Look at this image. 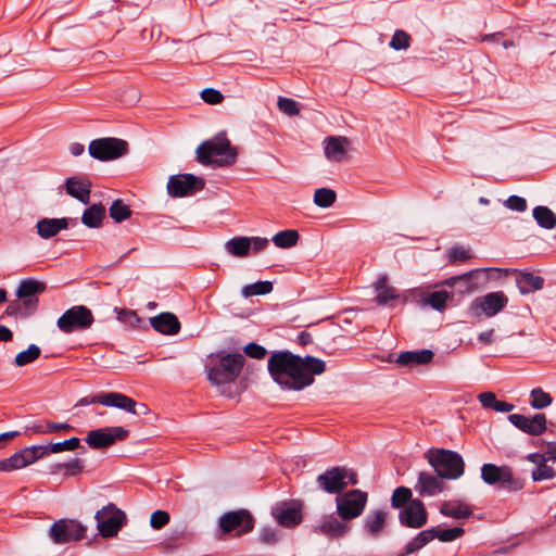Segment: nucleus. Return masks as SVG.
<instances>
[{
  "mask_svg": "<svg viewBox=\"0 0 556 556\" xmlns=\"http://www.w3.org/2000/svg\"><path fill=\"white\" fill-rule=\"evenodd\" d=\"M267 369L273 380L283 390L300 391L313 384L314 376L326 370V363L314 356H299L289 351L271 353Z\"/></svg>",
  "mask_w": 556,
  "mask_h": 556,
  "instance_id": "f257e3e1",
  "label": "nucleus"
},
{
  "mask_svg": "<svg viewBox=\"0 0 556 556\" xmlns=\"http://www.w3.org/2000/svg\"><path fill=\"white\" fill-rule=\"evenodd\" d=\"M237 149L230 144L224 134L204 141L197 149V160L203 165H232L237 161Z\"/></svg>",
  "mask_w": 556,
  "mask_h": 556,
  "instance_id": "f03ea898",
  "label": "nucleus"
},
{
  "mask_svg": "<svg viewBox=\"0 0 556 556\" xmlns=\"http://www.w3.org/2000/svg\"><path fill=\"white\" fill-rule=\"evenodd\" d=\"M425 458L440 478L455 480L464 475V459L455 451L430 448L425 453Z\"/></svg>",
  "mask_w": 556,
  "mask_h": 556,
  "instance_id": "7ed1b4c3",
  "label": "nucleus"
},
{
  "mask_svg": "<svg viewBox=\"0 0 556 556\" xmlns=\"http://www.w3.org/2000/svg\"><path fill=\"white\" fill-rule=\"evenodd\" d=\"M218 356V366L207 368V379L216 386L236 381L244 366V356L241 353H220Z\"/></svg>",
  "mask_w": 556,
  "mask_h": 556,
  "instance_id": "20e7f679",
  "label": "nucleus"
},
{
  "mask_svg": "<svg viewBox=\"0 0 556 556\" xmlns=\"http://www.w3.org/2000/svg\"><path fill=\"white\" fill-rule=\"evenodd\" d=\"M481 479L489 485H498L508 491H519L523 488V481L514 476L509 466H497L483 464L481 467Z\"/></svg>",
  "mask_w": 556,
  "mask_h": 556,
  "instance_id": "39448f33",
  "label": "nucleus"
},
{
  "mask_svg": "<svg viewBox=\"0 0 556 556\" xmlns=\"http://www.w3.org/2000/svg\"><path fill=\"white\" fill-rule=\"evenodd\" d=\"M93 321V314L87 306L75 305L59 317L56 326L63 333H72L89 329Z\"/></svg>",
  "mask_w": 556,
  "mask_h": 556,
  "instance_id": "423d86ee",
  "label": "nucleus"
},
{
  "mask_svg": "<svg viewBox=\"0 0 556 556\" xmlns=\"http://www.w3.org/2000/svg\"><path fill=\"white\" fill-rule=\"evenodd\" d=\"M94 519L101 536L113 538L126 523V514L115 504L109 503L96 513Z\"/></svg>",
  "mask_w": 556,
  "mask_h": 556,
  "instance_id": "0eeeda50",
  "label": "nucleus"
},
{
  "mask_svg": "<svg viewBox=\"0 0 556 556\" xmlns=\"http://www.w3.org/2000/svg\"><path fill=\"white\" fill-rule=\"evenodd\" d=\"M367 503V493L358 489L341 493L336 497L337 513L343 520L361 516Z\"/></svg>",
  "mask_w": 556,
  "mask_h": 556,
  "instance_id": "6e6552de",
  "label": "nucleus"
},
{
  "mask_svg": "<svg viewBox=\"0 0 556 556\" xmlns=\"http://www.w3.org/2000/svg\"><path fill=\"white\" fill-rule=\"evenodd\" d=\"M128 144L125 140L106 137L94 139L89 143V154L99 161H111L126 154Z\"/></svg>",
  "mask_w": 556,
  "mask_h": 556,
  "instance_id": "1a4fd4ad",
  "label": "nucleus"
},
{
  "mask_svg": "<svg viewBox=\"0 0 556 556\" xmlns=\"http://www.w3.org/2000/svg\"><path fill=\"white\" fill-rule=\"evenodd\" d=\"M86 527L75 519H59L49 530V538L55 544L80 541L86 535Z\"/></svg>",
  "mask_w": 556,
  "mask_h": 556,
  "instance_id": "9d476101",
  "label": "nucleus"
},
{
  "mask_svg": "<svg viewBox=\"0 0 556 556\" xmlns=\"http://www.w3.org/2000/svg\"><path fill=\"white\" fill-rule=\"evenodd\" d=\"M129 431L124 427H104L90 430L85 438V442L94 450L105 448L113 445L117 441L125 440Z\"/></svg>",
  "mask_w": 556,
  "mask_h": 556,
  "instance_id": "9b49d317",
  "label": "nucleus"
},
{
  "mask_svg": "<svg viewBox=\"0 0 556 556\" xmlns=\"http://www.w3.org/2000/svg\"><path fill=\"white\" fill-rule=\"evenodd\" d=\"M219 528L224 533L237 530V533L245 534L254 528V518L247 509L231 510L219 518Z\"/></svg>",
  "mask_w": 556,
  "mask_h": 556,
  "instance_id": "f8f14e48",
  "label": "nucleus"
},
{
  "mask_svg": "<svg viewBox=\"0 0 556 556\" xmlns=\"http://www.w3.org/2000/svg\"><path fill=\"white\" fill-rule=\"evenodd\" d=\"M204 188V180L193 174H178L169 177L167 192L170 197L182 198Z\"/></svg>",
  "mask_w": 556,
  "mask_h": 556,
  "instance_id": "ddd939ff",
  "label": "nucleus"
},
{
  "mask_svg": "<svg viewBox=\"0 0 556 556\" xmlns=\"http://www.w3.org/2000/svg\"><path fill=\"white\" fill-rule=\"evenodd\" d=\"M508 420L520 431L530 435H540L546 431V416L542 413L528 417L521 414H510Z\"/></svg>",
  "mask_w": 556,
  "mask_h": 556,
  "instance_id": "4468645a",
  "label": "nucleus"
},
{
  "mask_svg": "<svg viewBox=\"0 0 556 556\" xmlns=\"http://www.w3.org/2000/svg\"><path fill=\"white\" fill-rule=\"evenodd\" d=\"M481 271V269H472L465 274L450 277L439 285L451 288L453 290L452 293H450L452 298L454 294L463 295L470 293L477 289L478 283L476 282V278Z\"/></svg>",
  "mask_w": 556,
  "mask_h": 556,
  "instance_id": "2eb2a0df",
  "label": "nucleus"
},
{
  "mask_svg": "<svg viewBox=\"0 0 556 556\" xmlns=\"http://www.w3.org/2000/svg\"><path fill=\"white\" fill-rule=\"evenodd\" d=\"M427 510L420 500H413L399 514L400 522L413 529H419L427 523Z\"/></svg>",
  "mask_w": 556,
  "mask_h": 556,
  "instance_id": "dca6fc26",
  "label": "nucleus"
},
{
  "mask_svg": "<svg viewBox=\"0 0 556 556\" xmlns=\"http://www.w3.org/2000/svg\"><path fill=\"white\" fill-rule=\"evenodd\" d=\"M36 450V445L24 447L8 458L0 460V471L10 472L16 469H22L28 465L37 462L38 455Z\"/></svg>",
  "mask_w": 556,
  "mask_h": 556,
  "instance_id": "f3484780",
  "label": "nucleus"
},
{
  "mask_svg": "<svg viewBox=\"0 0 556 556\" xmlns=\"http://www.w3.org/2000/svg\"><path fill=\"white\" fill-rule=\"evenodd\" d=\"M342 472L343 467L341 466L327 469L316 479L318 488L329 494H341L345 489L344 476Z\"/></svg>",
  "mask_w": 556,
  "mask_h": 556,
  "instance_id": "a211bd4d",
  "label": "nucleus"
},
{
  "mask_svg": "<svg viewBox=\"0 0 556 556\" xmlns=\"http://www.w3.org/2000/svg\"><path fill=\"white\" fill-rule=\"evenodd\" d=\"M508 303V298L502 292H490L472 303L473 309H481L485 316L492 317L500 313Z\"/></svg>",
  "mask_w": 556,
  "mask_h": 556,
  "instance_id": "6ab92c4d",
  "label": "nucleus"
},
{
  "mask_svg": "<svg viewBox=\"0 0 556 556\" xmlns=\"http://www.w3.org/2000/svg\"><path fill=\"white\" fill-rule=\"evenodd\" d=\"M445 483L443 478H440L437 473L420 471L416 484L415 491L419 496H435L444 490Z\"/></svg>",
  "mask_w": 556,
  "mask_h": 556,
  "instance_id": "aec40b11",
  "label": "nucleus"
},
{
  "mask_svg": "<svg viewBox=\"0 0 556 556\" xmlns=\"http://www.w3.org/2000/svg\"><path fill=\"white\" fill-rule=\"evenodd\" d=\"M276 521L286 528H293L302 521L301 507L296 504H282L274 509Z\"/></svg>",
  "mask_w": 556,
  "mask_h": 556,
  "instance_id": "412c9836",
  "label": "nucleus"
},
{
  "mask_svg": "<svg viewBox=\"0 0 556 556\" xmlns=\"http://www.w3.org/2000/svg\"><path fill=\"white\" fill-rule=\"evenodd\" d=\"M350 527L344 520H340L334 515L324 517L319 526L314 527L315 533H320L329 538H341L346 534Z\"/></svg>",
  "mask_w": 556,
  "mask_h": 556,
  "instance_id": "4be33fe9",
  "label": "nucleus"
},
{
  "mask_svg": "<svg viewBox=\"0 0 556 556\" xmlns=\"http://www.w3.org/2000/svg\"><path fill=\"white\" fill-rule=\"evenodd\" d=\"M150 325L155 331L167 336L177 334L180 330V321L175 314L169 312L151 317Z\"/></svg>",
  "mask_w": 556,
  "mask_h": 556,
  "instance_id": "5701e85b",
  "label": "nucleus"
},
{
  "mask_svg": "<svg viewBox=\"0 0 556 556\" xmlns=\"http://www.w3.org/2000/svg\"><path fill=\"white\" fill-rule=\"evenodd\" d=\"M38 458L41 459L48 454H58L65 451H76L80 450V453L86 452V447L81 445L80 439L77 437L70 438L67 440L50 443L48 445H36Z\"/></svg>",
  "mask_w": 556,
  "mask_h": 556,
  "instance_id": "b1692460",
  "label": "nucleus"
},
{
  "mask_svg": "<svg viewBox=\"0 0 556 556\" xmlns=\"http://www.w3.org/2000/svg\"><path fill=\"white\" fill-rule=\"evenodd\" d=\"M67 194L77 199L83 204H88L90 201L91 184L87 179H81L77 176L68 177L65 181Z\"/></svg>",
  "mask_w": 556,
  "mask_h": 556,
  "instance_id": "393cba45",
  "label": "nucleus"
},
{
  "mask_svg": "<svg viewBox=\"0 0 556 556\" xmlns=\"http://www.w3.org/2000/svg\"><path fill=\"white\" fill-rule=\"evenodd\" d=\"M70 219L66 217L62 218H41L36 224V230L40 238L50 239L56 236L61 230L68 228Z\"/></svg>",
  "mask_w": 556,
  "mask_h": 556,
  "instance_id": "a878e982",
  "label": "nucleus"
},
{
  "mask_svg": "<svg viewBox=\"0 0 556 556\" xmlns=\"http://www.w3.org/2000/svg\"><path fill=\"white\" fill-rule=\"evenodd\" d=\"M346 144H349V139L345 137H328L325 140V156L333 162L343 161L346 154Z\"/></svg>",
  "mask_w": 556,
  "mask_h": 556,
  "instance_id": "bb28decb",
  "label": "nucleus"
},
{
  "mask_svg": "<svg viewBox=\"0 0 556 556\" xmlns=\"http://www.w3.org/2000/svg\"><path fill=\"white\" fill-rule=\"evenodd\" d=\"M433 356V352L428 349L419 351H405L397 356L396 363L406 367H412L414 365H426L432 361Z\"/></svg>",
  "mask_w": 556,
  "mask_h": 556,
  "instance_id": "cd10ccee",
  "label": "nucleus"
},
{
  "mask_svg": "<svg viewBox=\"0 0 556 556\" xmlns=\"http://www.w3.org/2000/svg\"><path fill=\"white\" fill-rule=\"evenodd\" d=\"M517 287L522 294H528L541 290L544 279L532 273H519L516 277Z\"/></svg>",
  "mask_w": 556,
  "mask_h": 556,
  "instance_id": "c85d7f7f",
  "label": "nucleus"
},
{
  "mask_svg": "<svg viewBox=\"0 0 556 556\" xmlns=\"http://www.w3.org/2000/svg\"><path fill=\"white\" fill-rule=\"evenodd\" d=\"M387 513L384 510H376L369 513L364 519V529L365 531L377 538L383 530L386 523Z\"/></svg>",
  "mask_w": 556,
  "mask_h": 556,
  "instance_id": "c756f323",
  "label": "nucleus"
},
{
  "mask_svg": "<svg viewBox=\"0 0 556 556\" xmlns=\"http://www.w3.org/2000/svg\"><path fill=\"white\" fill-rule=\"evenodd\" d=\"M104 217L105 207L102 204H92L84 211L81 223L89 228H99Z\"/></svg>",
  "mask_w": 556,
  "mask_h": 556,
  "instance_id": "7c9ffc66",
  "label": "nucleus"
},
{
  "mask_svg": "<svg viewBox=\"0 0 556 556\" xmlns=\"http://www.w3.org/2000/svg\"><path fill=\"white\" fill-rule=\"evenodd\" d=\"M434 539L433 529H427L419 532L414 539H412L404 547V551L400 553L397 556H408L424 546H426L429 542Z\"/></svg>",
  "mask_w": 556,
  "mask_h": 556,
  "instance_id": "2f4dec72",
  "label": "nucleus"
},
{
  "mask_svg": "<svg viewBox=\"0 0 556 556\" xmlns=\"http://www.w3.org/2000/svg\"><path fill=\"white\" fill-rule=\"evenodd\" d=\"M440 513L446 517L463 519L469 518L472 515V509L462 502H444L440 507Z\"/></svg>",
  "mask_w": 556,
  "mask_h": 556,
  "instance_id": "473e14b6",
  "label": "nucleus"
},
{
  "mask_svg": "<svg viewBox=\"0 0 556 556\" xmlns=\"http://www.w3.org/2000/svg\"><path fill=\"white\" fill-rule=\"evenodd\" d=\"M226 251L236 257H244L251 249V241L248 237H235L225 243Z\"/></svg>",
  "mask_w": 556,
  "mask_h": 556,
  "instance_id": "72a5a7b5",
  "label": "nucleus"
},
{
  "mask_svg": "<svg viewBox=\"0 0 556 556\" xmlns=\"http://www.w3.org/2000/svg\"><path fill=\"white\" fill-rule=\"evenodd\" d=\"M536 224L544 229H553L556 226V215L547 206H535L532 211Z\"/></svg>",
  "mask_w": 556,
  "mask_h": 556,
  "instance_id": "f704fd0d",
  "label": "nucleus"
},
{
  "mask_svg": "<svg viewBox=\"0 0 556 556\" xmlns=\"http://www.w3.org/2000/svg\"><path fill=\"white\" fill-rule=\"evenodd\" d=\"M46 290V285L41 281L28 278L22 280L16 291L18 298H37L36 295Z\"/></svg>",
  "mask_w": 556,
  "mask_h": 556,
  "instance_id": "c9c22d12",
  "label": "nucleus"
},
{
  "mask_svg": "<svg viewBox=\"0 0 556 556\" xmlns=\"http://www.w3.org/2000/svg\"><path fill=\"white\" fill-rule=\"evenodd\" d=\"M375 288H376V292H377L376 300L379 305H386L391 300H396L399 298L396 290L387 285L386 277L380 278L376 282Z\"/></svg>",
  "mask_w": 556,
  "mask_h": 556,
  "instance_id": "e433bc0d",
  "label": "nucleus"
},
{
  "mask_svg": "<svg viewBox=\"0 0 556 556\" xmlns=\"http://www.w3.org/2000/svg\"><path fill=\"white\" fill-rule=\"evenodd\" d=\"M299 239H300V235H299L298 230L287 229V230L277 232L273 237L271 241L278 248L289 249V248L296 245Z\"/></svg>",
  "mask_w": 556,
  "mask_h": 556,
  "instance_id": "4c0bfd02",
  "label": "nucleus"
},
{
  "mask_svg": "<svg viewBox=\"0 0 556 556\" xmlns=\"http://www.w3.org/2000/svg\"><path fill=\"white\" fill-rule=\"evenodd\" d=\"M41 349L36 344H30L27 350L20 352L14 358L16 367L26 366L39 358Z\"/></svg>",
  "mask_w": 556,
  "mask_h": 556,
  "instance_id": "58836bf2",
  "label": "nucleus"
},
{
  "mask_svg": "<svg viewBox=\"0 0 556 556\" xmlns=\"http://www.w3.org/2000/svg\"><path fill=\"white\" fill-rule=\"evenodd\" d=\"M273 291V283L270 281H256L251 285H247L241 289V294L244 298L253 295H265Z\"/></svg>",
  "mask_w": 556,
  "mask_h": 556,
  "instance_id": "ea45409f",
  "label": "nucleus"
},
{
  "mask_svg": "<svg viewBox=\"0 0 556 556\" xmlns=\"http://www.w3.org/2000/svg\"><path fill=\"white\" fill-rule=\"evenodd\" d=\"M109 213L110 217L116 223H122L128 219L131 215L129 206L119 199L112 202Z\"/></svg>",
  "mask_w": 556,
  "mask_h": 556,
  "instance_id": "a19ab883",
  "label": "nucleus"
},
{
  "mask_svg": "<svg viewBox=\"0 0 556 556\" xmlns=\"http://www.w3.org/2000/svg\"><path fill=\"white\" fill-rule=\"evenodd\" d=\"M413 493L409 488L406 486H397L391 496V505L394 508H404L406 505L409 504Z\"/></svg>",
  "mask_w": 556,
  "mask_h": 556,
  "instance_id": "79ce46f5",
  "label": "nucleus"
},
{
  "mask_svg": "<svg viewBox=\"0 0 556 556\" xmlns=\"http://www.w3.org/2000/svg\"><path fill=\"white\" fill-rule=\"evenodd\" d=\"M337 200V193L332 189L319 188L314 193V203L323 208L330 207Z\"/></svg>",
  "mask_w": 556,
  "mask_h": 556,
  "instance_id": "37998d69",
  "label": "nucleus"
},
{
  "mask_svg": "<svg viewBox=\"0 0 556 556\" xmlns=\"http://www.w3.org/2000/svg\"><path fill=\"white\" fill-rule=\"evenodd\" d=\"M452 298L445 290L431 292L426 299L425 303L430 305L433 309L442 312L446 307V301Z\"/></svg>",
  "mask_w": 556,
  "mask_h": 556,
  "instance_id": "c03bdc74",
  "label": "nucleus"
},
{
  "mask_svg": "<svg viewBox=\"0 0 556 556\" xmlns=\"http://www.w3.org/2000/svg\"><path fill=\"white\" fill-rule=\"evenodd\" d=\"M531 401L530 405L532 408L542 409L552 404V396L543 391L541 388H535L530 392Z\"/></svg>",
  "mask_w": 556,
  "mask_h": 556,
  "instance_id": "a18cd8bd",
  "label": "nucleus"
},
{
  "mask_svg": "<svg viewBox=\"0 0 556 556\" xmlns=\"http://www.w3.org/2000/svg\"><path fill=\"white\" fill-rule=\"evenodd\" d=\"M84 460L80 459V458H72L71 460L66 462V463H60V464H55L51 470L52 473L59 471L60 469L62 468H65L67 471H66V476H76L78 473H80L83 470H84Z\"/></svg>",
  "mask_w": 556,
  "mask_h": 556,
  "instance_id": "49530a36",
  "label": "nucleus"
},
{
  "mask_svg": "<svg viewBox=\"0 0 556 556\" xmlns=\"http://www.w3.org/2000/svg\"><path fill=\"white\" fill-rule=\"evenodd\" d=\"M471 257L470 249L460 244H455L447 251V260L450 263L466 262Z\"/></svg>",
  "mask_w": 556,
  "mask_h": 556,
  "instance_id": "de8ad7c7",
  "label": "nucleus"
},
{
  "mask_svg": "<svg viewBox=\"0 0 556 556\" xmlns=\"http://www.w3.org/2000/svg\"><path fill=\"white\" fill-rule=\"evenodd\" d=\"M114 312L117 314V319L126 326L136 328L141 323L140 317L135 311L115 307Z\"/></svg>",
  "mask_w": 556,
  "mask_h": 556,
  "instance_id": "09e8293b",
  "label": "nucleus"
},
{
  "mask_svg": "<svg viewBox=\"0 0 556 556\" xmlns=\"http://www.w3.org/2000/svg\"><path fill=\"white\" fill-rule=\"evenodd\" d=\"M432 529L434 532V538H438L441 542H452L465 533V530L462 527H455L445 530H437L435 528Z\"/></svg>",
  "mask_w": 556,
  "mask_h": 556,
  "instance_id": "8fccbe9b",
  "label": "nucleus"
},
{
  "mask_svg": "<svg viewBox=\"0 0 556 556\" xmlns=\"http://www.w3.org/2000/svg\"><path fill=\"white\" fill-rule=\"evenodd\" d=\"M277 105L278 109L288 116H295L300 113L299 104L293 99L279 97Z\"/></svg>",
  "mask_w": 556,
  "mask_h": 556,
  "instance_id": "3c124183",
  "label": "nucleus"
},
{
  "mask_svg": "<svg viewBox=\"0 0 556 556\" xmlns=\"http://www.w3.org/2000/svg\"><path fill=\"white\" fill-rule=\"evenodd\" d=\"M556 477V470L545 464H541V466H538L531 473V478L533 481H543V480H551Z\"/></svg>",
  "mask_w": 556,
  "mask_h": 556,
  "instance_id": "603ef678",
  "label": "nucleus"
},
{
  "mask_svg": "<svg viewBox=\"0 0 556 556\" xmlns=\"http://www.w3.org/2000/svg\"><path fill=\"white\" fill-rule=\"evenodd\" d=\"M409 40L410 37L407 33L397 29L391 38L390 47L394 50H405L409 47Z\"/></svg>",
  "mask_w": 556,
  "mask_h": 556,
  "instance_id": "864d4df0",
  "label": "nucleus"
},
{
  "mask_svg": "<svg viewBox=\"0 0 556 556\" xmlns=\"http://www.w3.org/2000/svg\"><path fill=\"white\" fill-rule=\"evenodd\" d=\"M169 522V514L165 510H155L150 518V526L160 530Z\"/></svg>",
  "mask_w": 556,
  "mask_h": 556,
  "instance_id": "5fc2aeb1",
  "label": "nucleus"
},
{
  "mask_svg": "<svg viewBox=\"0 0 556 556\" xmlns=\"http://www.w3.org/2000/svg\"><path fill=\"white\" fill-rule=\"evenodd\" d=\"M137 406L138 404L135 400L122 393L115 408H119L134 415H140V412H137Z\"/></svg>",
  "mask_w": 556,
  "mask_h": 556,
  "instance_id": "6e6d98bb",
  "label": "nucleus"
},
{
  "mask_svg": "<svg viewBox=\"0 0 556 556\" xmlns=\"http://www.w3.org/2000/svg\"><path fill=\"white\" fill-rule=\"evenodd\" d=\"M504 205L511 210V211H516V212H525L527 210V201L525 198L522 197H519V195H510L508 197L505 202H504Z\"/></svg>",
  "mask_w": 556,
  "mask_h": 556,
  "instance_id": "4d7b16f0",
  "label": "nucleus"
},
{
  "mask_svg": "<svg viewBox=\"0 0 556 556\" xmlns=\"http://www.w3.org/2000/svg\"><path fill=\"white\" fill-rule=\"evenodd\" d=\"M243 351L249 357L255 359H263L267 355V350L254 342L247 344Z\"/></svg>",
  "mask_w": 556,
  "mask_h": 556,
  "instance_id": "13d9d810",
  "label": "nucleus"
},
{
  "mask_svg": "<svg viewBox=\"0 0 556 556\" xmlns=\"http://www.w3.org/2000/svg\"><path fill=\"white\" fill-rule=\"evenodd\" d=\"M121 395L122 393L118 392L100 393L97 395V401L99 404L104 406L116 407V403L121 399Z\"/></svg>",
  "mask_w": 556,
  "mask_h": 556,
  "instance_id": "bf43d9fd",
  "label": "nucleus"
},
{
  "mask_svg": "<svg viewBox=\"0 0 556 556\" xmlns=\"http://www.w3.org/2000/svg\"><path fill=\"white\" fill-rule=\"evenodd\" d=\"M260 540L264 544L274 545L278 542L279 536L276 529L265 527L260 532Z\"/></svg>",
  "mask_w": 556,
  "mask_h": 556,
  "instance_id": "052dcab7",
  "label": "nucleus"
},
{
  "mask_svg": "<svg viewBox=\"0 0 556 556\" xmlns=\"http://www.w3.org/2000/svg\"><path fill=\"white\" fill-rule=\"evenodd\" d=\"M201 97L208 104H218L224 99L220 91L213 88H205L204 90H202Z\"/></svg>",
  "mask_w": 556,
  "mask_h": 556,
  "instance_id": "680f3d73",
  "label": "nucleus"
},
{
  "mask_svg": "<svg viewBox=\"0 0 556 556\" xmlns=\"http://www.w3.org/2000/svg\"><path fill=\"white\" fill-rule=\"evenodd\" d=\"M25 432H31L37 434H48V421L47 420H35L26 425Z\"/></svg>",
  "mask_w": 556,
  "mask_h": 556,
  "instance_id": "e2e57ef3",
  "label": "nucleus"
},
{
  "mask_svg": "<svg viewBox=\"0 0 556 556\" xmlns=\"http://www.w3.org/2000/svg\"><path fill=\"white\" fill-rule=\"evenodd\" d=\"M478 400L481 406L485 409H493L497 401L496 395L493 392H482L478 395Z\"/></svg>",
  "mask_w": 556,
  "mask_h": 556,
  "instance_id": "0e129e2a",
  "label": "nucleus"
},
{
  "mask_svg": "<svg viewBox=\"0 0 556 556\" xmlns=\"http://www.w3.org/2000/svg\"><path fill=\"white\" fill-rule=\"evenodd\" d=\"M22 301L20 303L22 304V311L24 316H28L33 314L38 305V298H21Z\"/></svg>",
  "mask_w": 556,
  "mask_h": 556,
  "instance_id": "69168bd1",
  "label": "nucleus"
},
{
  "mask_svg": "<svg viewBox=\"0 0 556 556\" xmlns=\"http://www.w3.org/2000/svg\"><path fill=\"white\" fill-rule=\"evenodd\" d=\"M251 249L254 253H257L264 249H266L269 244V240L262 237H252L250 238Z\"/></svg>",
  "mask_w": 556,
  "mask_h": 556,
  "instance_id": "338daca9",
  "label": "nucleus"
},
{
  "mask_svg": "<svg viewBox=\"0 0 556 556\" xmlns=\"http://www.w3.org/2000/svg\"><path fill=\"white\" fill-rule=\"evenodd\" d=\"M73 430H74V427L67 422L48 421V433H54V432H59V431L70 432Z\"/></svg>",
  "mask_w": 556,
  "mask_h": 556,
  "instance_id": "774afa93",
  "label": "nucleus"
}]
</instances>
